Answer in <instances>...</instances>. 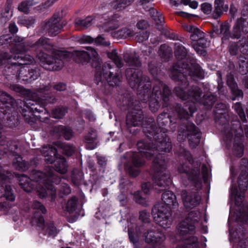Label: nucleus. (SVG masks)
<instances>
[{"label":"nucleus","instance_id":"nucleus-1","mask_svg":"<svg viewBox=\"0 0 248 248\" xmlns=\"http://www.w3.org/2000/svg\"><path fill=\"white\" fill-rule=\"evenodd\" d=\"M153 118H148L145 121L146 126L143 127V131L146 136L150 140H154L152 143L144 140L138 142L137 145L139 152H128L121 157V163L124 164V169L131 177H136L139 174L137 167H141L144 164V160L141 157L150 159L155 154L156 158L159 152H170L172 149L171 143L170 138L166 135L167 129L162 128L159 133V130L155 129L154 127ZM162 155L165 157L164 155Z\"/></svg>","mask_w":248,"mask_h":248},{"label":"nucleus","instance_id":"nucleus-2","mask_svg":"<svg viewBox=\"0 0 248 248\" xmlns=\"http://www.w3.org/2000/svg\"><path fill=\"white\" fill-rule=\"evenodd\" d=\"M94 62L92 64L95 68V82L102 91H105L106 87L119 86L122 81V76L119 72V69L124 66V62L118 55L116 49L107 53L108 57L111 59L116 66L109 62H105L102 65L101 59L99 57L96 51H92Z\"/></svg>","mask_w":248,"mask_h":248},{"label":"nucleus","instance_id":"nucleus-3","mask_svg":"<svg viewBox=\"0 0 248 248\" xmlns=\"http://www.w3.org/2000/svg\"><path fill=\"white\" fill-rule=\"evenodd\" d=\"M41 154L45 157V160L47 163H54V169L48 168L45 172L37 171L34 177L37 181L43 180L45 184V188L55 193L53 184L58 185L61 181L62 177L57 174H65L67 172L68 165L65 159L57 154V149L52 146H44L41 150ZM63 177H62V178Z\"/></svg>","mask_w":248,"mask_h":248},{"label":"nucleus","instance_id":"nucleus-4","mask_svg":"<svg viewBox=\"0 0 248 248\" xmlns=\"http://www.w3.org/2000/svg\"><path fill=\"white\" fill-rule=\"evenodd\" d=\"M181 154L185 159V161L181 163L178 167L179 172L185 174L197 190L201 189L202 187V177L205 182L208 179V170L207 166L204 164L202 165V177L200 170V164L198 162H194L189 152L183 149L181 152Z\"/></svg>","mask_w":248,"mask_h":248},{"label":"nucleus","instance_id":"nucleus-5","mask_svg":"<svg viewBox=\"0 0 248 248\" xmlns=\"http://www.w3.org/2000/svg\"><path fill=\"white\" fill-rule=\"evenodd\" d=\"M118 106L123 111L129 110L126 116V125L131 133L136 134L139 129L133 131L132 128L140 127L142 124L144 114L141 108L143 106L140 101L134 100L133 96L128 93L122 96Z\"/></svg>","mask_w":248,"mask_h":248},{"label":"nucleus","instance_id":"nucleus-6","mask_svg":"<svg viewBox=\"0 0 248 248\" xmlns=\"http://www.w3.org/2000/svg\"><path fill=\"white\" fill-rule=\"evenodd\" d=\"M191 78H197L203 79L204 78V72L195 60L192 58L187 63L182 61L179 62L173 67L170 73V78L175 81L182 82L185 87L189 84L187 76Z\"/></svg>","mask_w":248,"mask_h":248},{"label":"nucleus","instance_id":"nucleus-7","mask_svg":"<svg viewBox=\"0 0 248 248\" xmlns=\"http://www.w3.org/2000/svg\"><path fill=\"white\" fill-rule=\"evenodd\" d=\"M40 38L46 39L47 40V43L48 44L49 48H46L43 46H40L37 49L31 48L29 50H34L36 52V57L39 60L42 66L47 68L46 65H50L55 64L57 66V69H60L63 65V60L69 57L70 54L66 51L54 50L53 46L50 44L49 39L45 37H41Z\"/></svg>","mask_w":248,"mask_h":248},{"label":"nucleus","instance_id":"nucleus-8","mask_svg":"<svg viewBox=\"0 0 248 248\" xmlns=\"http://www.w3.org/2000/svg\"><path fill=\"white\" fill-rule=\"evenodd\" d=\"M47 40L44 38H40L35 42H33L29 40H26L24 38L18 36H12L10 34H5L0 36V45H9V46L13 45V47L11 49V52L14 54L11 55L25 56L21 52H26L28 49L31 48L37 49L40 46H43L46 48L49 47L48 44L47 43Z\"/></svg>","mask_w":248,"mask_h":248},{"label":"nucleus","instance_id":"nucleus-9","mask_svg":"<svg viewBox=\"0 0 248 248\" xmlns=\"http://www.w3.org/2000/svg\"><path fill=\"white\" fill-rule=\"evenodd\" d=\"M151 90L149 93V98L147 100L146 96L143 94L142 99L143 103L149 101V105L150 110L153 112H156L160 108V102L162 104L163 108L170 106V97L171 92L169 87L160 80H156L154 85L152 93L151 94Z\"/></svg>","mask_w":248,"mask_h":248},{"label":"nucleus","instance_id":"nucleus-10","mask_svg":"<svg viewBox=\"0 0 248 248\" xmlns=\"http://www.w3.org/2000/svg\"><path fill=\"white\" fill-rule=\"evenodd\" d=\"M125 76L129 86L132 89L138 90L139 94H143L149 98V93L151 89L152 84L150 79L143 75L139 68H128L125 70Z\"/></svg>","mask_w":248,"mask_h":248},{"label":"nucleus","instance_id":"nucleus-11","mask_svg":"<svg viewBox=\"0 0 248 248\" xmlns=\"http://www.w3.org/2000/svg\"><path fill=\"white\" fill-rule=\"evenodd\" d=\"M152 169L155 172L153 180L155 188L159 191L165 190L171 183L170 173L166 170L164 156L159 155L153 162Z\"/></svg>","mask_w":248,"mask_h":248},{"label":"nucleus","instance_id":"nucleus-12","mask_svg":"<svg viewBox=\"0 0 248 248\" xmlns=\"http://www.w3.org/2000/svg\"><path fill=\"white\" fill-rule=\"evenodd\" d=\"M31 57L33 59V62L26 64H18L17 62V60L14 61L12 60L11 62V65L7 68L8 72H10L12 75L15 76V78L22 80L25 83H30L37 79L41 75L40 68L35 67L33 68L22 67L19 69L17 66L33 63L34 59L32 56Z\"/></svg>","mask_w":248,"mask_h":248},{"label":"nucleus","instance_id":"nucleus-13","mask_svg":"<svg viewBox=\"0 0 248 248\" xmlns=\"http://www.w3.org/2000/svg\"><path fill=\"white\" fill-rule=\"evenodd\" d=\"M227 109V106L225 104L219 103L216 106L215 121L217 124L223 126L222 131L224 133V140L229 143L233 137V133L228 122L229 117L225 112Z\"/></svg>","mask_w":248,"mask_h":248},{"label":"nucleus","instance_id":"nucleus-14","mask_svg":"<svg viewBox=\"0 0 248 248\" xmlns=\"http://www.w3.org/2000/svg\"><path fill=\"white\" fill-rule=\"evenodd\" d=\"M185 30L190 33V39L192 41V46L195 51L201 55L205 53L203 48H206L207 41L205 38L204 33L197 27L188 25L185 27Z\"/></svg>","mask_w":248,"mask_h":248},{"label":"nucleus","instance_id":"nucleus-15","mask_svg":"<svg viewBox=\"0 0 248 248\" xmlns=\"http://www.w3.org/2000/svg\"><path fill=\"white\" fill-rule=\"evenodd\" d=\"M178 86L174 89L175 94L182 100H189L191 103H198L201 99L202 91L201 88L197 85L191 86L186 93L185 91L186 88L182 85V82H180Z\"/></svg>","mask_w":248,"mask_h":248},{"label":"nucleus","instance_id":"nucleus-16","mask_svg":"<svg viewBox=\"0 0 248 248\" xmlns=\"http://www.w3.org/2000/svg\"><path fill=\"white\" fill-rule=\"evenodd\" d=\"M178 139L184 140L187 137L189 143L192 148H195L199 144L201 139V133L198 128L193 123L187 122L186 129L178 131Z\"/></svg>","mask_w":248,"mask_h":248},{"label":"nucleus","instance_id":"nucleus-17","mask_svg":"<svg viewBox=\"0 0 248 248\" xmlns=\"http://www.w3.org/2000/svg\"><path fill=\"white\" fill-rule=\"evenodd\" d=\"M149 225H142L139 226V231L142 233L143 240L147 244L157 243L164 244L166 239L165 235L161 232L157 231L155 228L150 229Z\"/></svg>","mask_w":248,"mask_h":248},{"label":"nucleus","instance_id":"nucleus-18","mask_svg":"<svg viewBox=\"0 0 248 248\" xmlns=\"http://www.w3.org/2000/svg\"><path fill=\"white\" fill-rule=\"evenodd\" d=\"M61 17L55 14L48 20L43 22L41 24V32L47 33L50 36L58 34L63 27V23H60Z\"/></svg>","mask_w":248,"mask_h":248},{"label":"nucleus","instance_id":"nucleus-19","mask_svg":"<svg viewBox=\"0 0 248 248\" xmlns=\"http://www.w3.org/2000/svg\"><path fill=\"white\" fill-rule=\"evenodd\" d=\"M20 101L21 106V112L22 115L25 117L26 122L28 123L33 122V121L31 120V116L32 115V113L34 112H42L44 110H46L44 107L37 104V102L34 100L27 99L26 101Z\"/></svg>","mask_w":248,"mask_h":248},{"label":"nucleus","instance_id":"nucleus-20","mask_svg":"<svg viewBox=\"0 0 248 248\" xmlns=\"http://www.w3.org/2000/svg\"><path fill=\"white\" fill-rule=\"evenodd\" d=\"M228 67H230L231 71L226 75V82L227 85L230 88L231 93L233 96L232 99V100H234L236 98L242 97L243 96V93L241 90L238 89L237 84L234 79L233 75L232 74L234 70V65L233 63L232 62H229Z\"/></svg>","mask_w":248,"mask_h":248},{"label":"nucleus","instance_id":"nucleus-21","mask_svg":"<svg viewBox=\"0 0 248 248\" xmlns=\"http://www.w3.org/2000/svg\"><path fill=\"white\" fill-rule=\"evenodd\" d=\"M173 107L180 119H188L196 110L195 104L189 102L184 103L183 105L176 104Z\"/></svg>","mask_w":248,"mask_h":248},{"label":"nucleus","instance_id":"nucleus-22","mask_svg":"<svg viewBox=\"0 0 248 248\" xmlns=\"http://www.w3.org/2000/svg\"><path fill=\"white\" fill-rule=\"evenodd\" d=\"M248 33V17L244 16L235 21L233 26V37L236 39Z\"/></svg>","mask_w":248,"mask_h":248},{"label":"nucleus","instance_id":"nucleus-23","mask_svg":"<svg viewBox=\"0 0 248 248\" xmlns=\"http://www.w3.org/2000/svg\"><path fill=\"white\" fill-rule=\"evenodd\" d=\"M181 197L186 208L190 209L196 206L200 203L201 196L198 192H188L183 190L181 192Z\"/></svg>","mask_w":248,"mask_h":248},{"label":"nucleus","instance_id":"nucleus-24","mask_svg":"<svg viewBox=\"0 0 248 248\" xmlns=\"http://www.w3.org/2000/svg\"><path fill=\"white\" fill-rule=\"evenodd\" d=\"M34 218L37 225L39 227L42 228L43 230L46 232L49 236L55 237L58 234L59 231L56 227L54 226L53 222H47L45 225L43 217L42 215H38V213H34Z\"/></svg>","mask_w":248,"mask_h":248},{"label":"nucleus","instance_id":"nucleus-25","mask_svg":"<svg viewBox=\"0 0 248 248\" xmlns=\"http://www.w3.org/2000/svg\"><path fill=\"white\" fill-rule=\"evenodd\" d=\"M242 170L239 176L238 183L239 188L241 192H244L247 190L248 186V160L246 158L241 160Z\"/></svg>","mask_w":248,"mask_h":248},{"label":"nucleus","instance_id":"nucleus-26","mask_svg":"<svg viewBox=\"0 0 248 248\" xmlns=\"http://www.w3.org/2000/svg\"><path fill=\"white\" fill-rule=\"evenodd\" d=\"M0 118L5 126L14 127L18 125V120L17 112L14 111V108L11 110H4V112L0 113Z\"/></svg>","mask_w":248,"mask_h":248},{"label":"nucleus","instance_id":"nucleus-27","mask_svg":"<svg viewBox=\"0 0 248 248\" xmlns=\"http://www.w3.org/2000/svg\"><path fill=\"white\" fill-rule=\"evenodd\" d=\"M228 48L230 54L232 56L238 55L240 53L248 55V44L246 40L243 41L242 39L237 42H230Z\"/></svg>","mask_w":248,"mask_h":248},{"label":"nucleus","instance_id":"nucleus-28","mask_svg":"<svg viewBox=\"0 0 248 248\" xmlns=\"http://www.w3.org/2000/svg\"><path fill=\"white\" fill-rule=\"evenodd\" d=\"M193 214L194 213L193 212L189 213L188 217L178 224L177 233L180 235H186L194 230L195 227L193 224V221L191 219Z\"/></svg>","mask_w":248,"mask_h":248},{"label":"nucleus","instance_id":"nucleus-29","mask_svg":"<svg viewBox=\"0 0 248 248\" xmlns=\"http://www.w3.org/2000/svg\"><path fill=\"white\" fill-rule=\"evenodd\" d=\"M86 49L88 52L84 50H78L74 52L73 54L74 59L77 62L82 64H86L88 63L91 59L93 61L92 64L94 62V57H93L92 55V51L96 50L91 46H87Z\"/></svg>","mask_w":248,"mask_h":248},{"label":"nucleus","instance_id":"nucleus-30","mask_svg":"<svg viewBox=\"0 0 248 248\" xmlns=\"http://www.w3.org/2000/svg\"><path fill=\"white\" fill-rule=\"evenodd\" d=\"M37 171H36L31 175V178H30L25 175H22L19 177V184L20 187L25 191L28 193L31 192L34 188V185L33 184L32 180L34 182L42 183L43 186L45 187V184L43 179L41 181H37L35 180L34 177H35V173Z\"/></svg>","mask_w":248,"mask_h":248},{"label":"nucleus","instance_id":"nucleus-31","mask_svg":"<svg viewBox=\"0 0 248 248\" xmlns=\"http://www.w3.org/2000/svg\"><path fill=\"white\" fill-rule=\"evenodd\" d=\"M7 60L9 62H11V61H17L18 64H26L29 63L31 62H33V59L31 55H25V56H11L10 54L7 53H2L0 52V64L2 63L3 60Z\"/></svg>","mask_w":248,"mask_h":248},{"label":"nucleus","instance_id":"nucleus-32","mask_svg":"<svg viewBox=\"0 0 248 248\" xmlns=\"http://www.w3.org/2000/svg\"><path fill=\"white\" fill-rule=\"evenodd\" d=\"M0 101L2 103L0 106V113L4 112L5 109L11 110L16 103V100L5 92H0Z\"/></svg>","mask_w":248,"mask_h":248},{"label":"nucleus","instance_id":"nucleus-33","mask_svg":"<svg viewBox=\"0 0 248 248\" xmlns=\"http://www.w3.org/2000/svg\"><path fill=\"white\" fill-rule=\"evenodd\" d=\"M123 58L125 62L129 66L140 68L141 66L140 56L135 51L124 53Z\"/></svg>","mask_w":248,"mask_h":248},{"label":"nucleus","instance_id":"nucleus-34","mask_svg":"<svg viewBox=\"0 0 248 248\" xmlns=\"http://www.w3.org/2000/svg\"><path fill=\"white\" fill-rule=\"evenodd\" d=\"M84 141L87 149L93 150L96 148L99 142L96 130L91 129L85 136Z\"/></svg>","mask_w":248,"mask_h":248},{"label":"nucleus","instance_id":"nucleus-35","mask_svg":"<svg viewBox=\"0 0 248 248\" xmlns=\"http://www.w3.org/2000/svg\"><path fill=\"white\" fill-rule=\"evenodd\" d=\"M174 53L178 61L176 62L171 68L173 69L174 66L180 61H182L185 63H187L189 61V60L192 57L185 59L187 56V51L185 47L180 43H175L174 44Z\"/></svg>","mask_w":248,"mask_h":248},{"label":"nucleus","instance_id":"nucleus-36","mask_svg":"<svg viewBox=\"0 0 248 248\" xmlns=\"http://www.w3.org/2000/svg\"><path fill=\"white\" fill-rule=\"evenodd\" d=\"M162 203L167 207L175 208L178 206V202L175 194L171 191H166L162 195Z\"/></svg>","mask_w":248,"mask_h":248},{"label":"nucleus","instance_id":"nucleus-37","mask_svg":"<svg viewBox=\"0 0 248 248\" xmlns=\"http://www.w3.org/2000/svg\"><path fill=\"white\" fill-rule=\"evenodd\" d=\"M152 214L155 219V217H157L159 215L161 217H170L171 216L170 209L165 206L164 203H158L154 205L152 208Z\"/></svg>","mask_w":248,"mask_h":248},{"label":"nucleus","instance_id":"nucleus-38","mask_svg":"<svg viewBox=\"0 0 248 248\" xmlns=\"http://www.w3.org/2000/svg\"><path fill=\"white\" fill-rule=\"evenodd\" d=\"M6 153L9 157L18 155L21 153L20 142L18 140H12L7 142V151Z\"/></svg>","mask_w":248,"mask_h":248},{"label":"nucleus","instance_id":"nucleus-39","mask_svg":"<svg viewBox=\"0 0 248 248\" xmlns=\"http://www.w3.org/2000/svg\"><path fill=\"white\" fill-rule=\"evenodd\" d=\"M152 118L154 119L153 118ZM153 120L154 122H153V124H154V127H155V129L159 130V133H160L161 129L162 128H166L165 126L169 123L171 122L170 118V115L167 112L162 113L158 116L156 121L158 127H156L154 119Z\"/></svg>","mask_w":248,"mask_h":248},{"label":"nucleus","instance_id":"nucleus-40","mask_svg":"<svg viewBox=\"0 0 248 248\" xmlns=\"http://www.w3.org/2000/svg\"><path fill=\"white\" fill-rule=\"evenodd\" d=\"M232 108L238 115L239 119L243 124V125H241L240 127L242 130L244 129L245 133L246 134V125L248 126V124H247L248 121L246 116L242 105L240 102H237L233 106Z\"/></svg>","mask_w":248,"mask_h":248},{"label":"nucleus","instance_id":"nucleus-41","mask_svg":"<svg viewBox=\"0 0 248 248\" xmlns=\"http://www.w3.org/2000/svg\"><path fill=\"white\" fill-rule=\"evenodd\" d=\"M217 100L216 96L210 93L204 94L198 102L206 109H211Z\"/></svg>","mask_w":248,"mask_h":248},{"label":"nucleus","instance_id":"nucleus-42","mask_svg":"<svg viewBox=\"0 0 248 248\" xmlns=\"http://www.w3.org/2000/svg\"><path fill=\"white\" fill-rule=\"evenodd\" d=\"M149 13L151 17L156 23L157 29L160 31L161 30L163 29L162 25L164 22V17L162 14L158 13L154 8H150L149 10Z\"/></svg>","mask_w":248,"mask_h":248},{"label":"nucleus","instance_id":"nucleus-43","mask_svg":"<svg viewBox=\"0 0 248 248\" xmlns=\"http://www.w3.org/2000/svg\"><path fill=\"white\" fill-rule=\"evenodd\" d=\"M135 32L127 28H123L112 32V36L117 39L126 38L135 35Z\"/></svg>","mask_w":248,"mask_h":248},{"label":"nucleus","instance_id":"nucleus-44","mask_svg":"<svg viewBox=\"0 0 248 248\" xmlns=\"http://www.w3.org/2000/svg\"><path fill=\"white\" fill-rule=\"evenodd\" d=\"M78 41L80 44L92 43L94 42L96 44L104 46H108L109 44V43L105 41V39L101 36H98L94 40L93 38L90 36L84 35L80 38Z\"/></svg>","mask_w":248,"mask_h":248},{"label":"nucleus","instance_id":"nucleus-45","mask_svg":"<svg viewBox=\"0 0 248 248\" xmlns=\"http://www.w3.org/2000/svg\"><path fill=\"white\" fill-rule=\"evenodd\" d=\"M119 26L118 21L112 18L107 22L104 23L102 25H99V30L101 31L109 32L117 28Z\"/></svg>","mask_w":248,"mask_h":248},{"label":"nucleus","instance_id":"nucleus-46","mask_svg":"<svg viewBox=\"0 0 248 248\" xmlns=\"http://www.w3.org/2000/svg\"><path fill=\"white\" fill-rule=\"evenodd\" d=\"M13 160V165L17 170L25 171L29 168V164L23 160L20 154L15 155Z\"/></svg>","mask_w":248,"mask_h":248},{"label":"nucleus","instance_id":"nucleus-47","mask_svg":"<svg viewBox=\"0 0 248 248\" xmlns=\"http://www.w3.org/2000/svg\"><path fill=\"white\" fill-rule=\"evenodd\" d=\"M228 5H224V0H215L214 16L215 18L219 17L223 12L227 11Z\"/></svg>","mask_w":248,"mask_h":248},{"label":"nucleus","instance_id":"nucleus-48","mask_svg":"<svg viewBox=\"0 0 248 248\" xmlns=\"http://www.w3.org/2000/svg\"><path fill=\"white\" fill-rule=\"evenodd\" d=\"M230 26L228 22H225L220 25V33L223 35L222 39L228 40L230 38L236 39L233 37V29L232 32L230 30Z\"/></svg>","mask_w":248,"mask_h":248},{"label":"nucleus","instance_id":"nucleus-49","mask_svg":"<svg viewBox=\"0 0 248 248\" xmlns=\"http://www.w3.org/2000/svg\"><path fill=\"white\" fill-rule=\"evenodd\" d=\"M83 173L78 169H74L71 174V180L75 186H79L83 182Z\"/></svg>","mask_w":248,"mask_h":248},{"label":"nucleus","instance_id":"nucleus-50","mask_svg":"<svg viewBox=\"0 0 248 248\" xmlns=\"http://www.w3.org/2000/svg\"><path fill=\"white\" fill-rule=\"evenodd\" d=\"M233 151L236 156L241 157L243 156L244 154V146L241 139L238 138L234 139Z\"/></svg>","mask_w":248,"mask_h":248},{"label":"nucleus","instance_id":"nucleus-51","mask_svg":"<svg viewBox=\"0 0 248 248\" xmlns=\"http://www.w3.org/2000/svg\"><path fill=\"white\" fill-rule=\"evenodd\" d=\"M155 222L160 226L164 228H168L170 227L172 223V218L171 216L170 217H163L161 218L160 215L155 217L154 219Z\"/></svg>","mask_w":248,"mask_h":248},{"label":"nucleus","instance_id":"nucleus-52","mask_svg":"<svg viewBox=\"0 0 248 248\" xmlns=\"http://www.w3.org/2000/svg\"><path fill=\"white\" fill-rule=\"evenodd\" d=\"M94 20V19L92 16H88L83 19L77 18L75 19V23L77 27L86 29L92 24Z\"/></svg>","mask_w":248,"mask_h":248},{"label":"nucleus","instance_id":"nucleus-53","mask_svg":"<svg viewBox=\"0 0 248 248\" xmlns=\"http://www.w3.org/2000/svg\"><path fill=\"white\" fill-rule=\"evenodd\" d=\"M111 6L118 11H122L129 6V0H113L110 3Z\"/></svg>","mask_w":248,"mask_h":248},{"label":"nucleus","instance_id":"nucleus-54","mask_svg":"<svg viewBox=\"0 0 248 248\" xmlns=\"http://www.w3.org/2000/svg\"><path fill=\"white\" fill-rule=\"evenodd\" d=\"M50 88V87L49 86H46L39 89V92L40 93H45V95L43 96L44 98H43L42 100H44L46 104H53L55 103L57 100L56 97L53 95L46 94V92H48Z\"/></svg>","mask_w":248,"mask_h":248},{"label":"nucleus","instance_id":"nucleus-55","mask_svg":"<svg viewBox=\"0 0 248 248\" xmlns=\"http://www.w3.org/2000/svg\"><path fill=\"white\" fill-rule=\"evenodd\" d=\"M57 130L60 134L63 135L65 140H69L73 136V132L69 127L63 125H59L57 127Z\"/></svg>","mask_w":248,"mask_h":248},{"label":"nucleus","instance_id":"nucleus-56","mask_svg":"<svg viewBox=\"0 0 248 248\" xmlns=\"http://www.w3.org/2000/svg\"><path fill=\"white\" fill-rule=\"evenodd\" d=\"M139 226L136 227V232L132 228H129L128 230V233L130 241L134 244H137L139 242V236L142 233H140L139 231Z\"/></svg>","mask_w":248,"mask_h":248},{"label":"nucleus","instance_id":"nucleus-57","mask_svg":"<svg viewBox=\"0 0 248 248\" xmlns=\"http://www.w3.org/2000/svg\"><path fill=\"white\" fill-rule=\"evenodd\" d=\"M36 4V2L34 0H25L21 2L18 6V9L19 11L24 13H28L29 8Z\"/></svg>","mask_w":248,"mask_h":248},{"label":"nucleus","instance_id":"nucleus-58","mask_svg":"<svg viewBox=\"0 0 248 248\" xmlns=\"http://www.w3.org/2000/svg\"><path fill=\"white\" fill-rule=\"evenodd\" d=\"M67 112V110L66 108L59 107L52 110V117L55 119H62Z\"/></svg>","mask_w":248,"mask_h":248},{"label":"nucleus","instance_id":"nucleus-59","mask_svg":"<svg viewBox=\"0 0 248 248\" xmlns=\"http://www.w3.org/2000/svg\"><path fill=\"white\" fill-rule=\"evenodd\" d=\"M78 201V198L75 196L72 197L68 200L66 204V209L69 213H73L76 210Z\"/></svg>","mask_w":248,"mask_h":248},{"label":"nucleus","instance_id":"nucleus-60","mask_svg":"<svg viewBox=\"0 0 248 248\" xmlns=\"http://www.w3.org/2000/svg\"><path fill=\"white\" fill-rule=\"evenodd\" d=\"M232 194L234 196L235 199V203L237 206H241L244 197L238 193L237 187L232 186L231 188Z\"/></svg>","mask_w":248,"mask_h":248},{"label":"nucleus","instance_id":"nucleus-61","mask_svg":"<svg viewBox=\"0 0 248 248\" xmlns=\"http://www.w3.org/2000/svg\"><path fill=\"white\" fill-rule=\"evenodd\" d=\"M236 220L237 222L247 223L248 222V212L247 211L241 210L237 214Z\"/></svg>","mask_w":248,"mask_h":248},{"label":"nucleus","instance_id":"nucleus-62","mask_svg":"<svg viewBox=\"0 0 248 248\" xmlns=\"http://www.w3.org/2000/svg\"><path fill=\"white\" fill-rule=\"evenodd\" d=\"M186 248H199L198 238L195 236H190L185 239Z\"/></svg>","mask_w":248,"mask_h":248},{"label":"nucleus","instance_id":"nucleus-63","mask_svg":"<svg viewBox=\"0 0 248 248\" xmlns=\"http://www.w3.org/2000/svg\"><path fill=\"white\" fill-rule=\"evenodd\" d=\"M71 188L68 184L62 183L59 189V196L63 198L64 196H67L71 193Z\"/></svg>","mask_w":248,"mask_h":248},{"label":"nucleus","instance_id":"nucleus-64","mask_svg":"<svg viewBox=\"0 0 248 248\" xmlns=\"http://www.w3.org/2000/svg\"><path fill=\"white\" fill-rule=\"evenodd\" d=\"M149 70L153 77L156 76L160 72V68L158 67L156 62L152 61L148 64Z\"/></svg>","mask_w":248,"mask_h":248}]
</instances>
